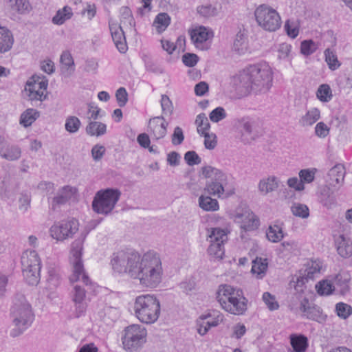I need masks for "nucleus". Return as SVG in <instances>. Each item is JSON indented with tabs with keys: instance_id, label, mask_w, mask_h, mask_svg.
Instances as JSON below:
<instances>
[{
	"instance_id": "nucleus-1",
	"label": "nucleus",
	"mask_w": 352,
	"mask_h": 352,
	"mask_svg": "<svg viewBox=\"0 0 352 352\" xmlns=\"http://www.w3.org/2000/svg\"><path fill=\"white\" fill-rule=\"evenodd\" d=\"M111 263L114 271L128 274L146 287H156L162 279V261L154 252H147L141 257L133 250L119 251L112 255Z\"/></svg>"
},
{
	"instance_id": "nucleus-2",
	"label": "nucleus",
	"mask_w": 352,
	"mask_h": 352,
	"mask_svg": "<svg viewBox=\"0 0 352 352\" xmlns=\"http://www.w3.org/2000/svg\"><path fill=\"white\" fill-rule=\"evenodd\" d=\"M273 72L266 63L250 65L243 70L236 78L239 89L245 92L267 93L272 85Z\"/></svg>"
},
{
	"instance_id": "nucleus-3",
	"label": "nucleus",
	"mask_w": 352,
	"mask_h": 352,
	"mask_svg": "<svg viewBox=\"0 0 352 352\" xmlns=\"http://www.w3.org/2000/svg\"><path fill=\"white\" fill-rule=\"evenodd\" d=\"M10 314L12 325L10 336L12 338L23 334L31 326L34 319V315L30 303L27 301L24 295L21 294L16 295Z\"/></svg>"
},
{
	"instance_id": "nucleus-4",
	"label": "nucleus",
	"mask_w": 352,
	"mask_h": 352,
	"mask_svg": "<svg viewBox=\"0 0 352 352\" xmlns=\"http://www.w3.org/2000/svg\"><path fill=\"white\" fill-rule=\"evenodd\" d=\"M221 307L234 315H242L247 309V300L243 292L228 285H221L217 292Z\"/></svg>"
},
{
	"instance_id": "nucleus-5",
	"label": "nucleus",
	"mask_w": 352,
	"mask_h": 352,
	"mask_svg": "<svg viewBox=\"0 0 352 352\" xmlns=\"http://www.w3.org/2000/svg\"><path fill=\"white\" fill-rule=\"evenodd\" d=\"M133 309L135 316L141 322L153 324L159 318L160 303L153 295H140L135 299Z\"/></svg>"
},
{
	"instance_id": "nucleus-6",
	"label": "nucleus",
	"mask_w": 352,
	"mask_h": 352,
	"mask_svg": "<svg viewBox=\"0 0 352 352\" xmlns=\"http://www.w3.org/2000/svg\"><path fill=\"white\" fill-rule=\"evenodd\" d=\"M201 173L204 177L211 179V181L207 182L204 191L210 195L221 198L228 184L226 174L222 170L211 166L203 167Z\"/></svg>"
},
{
	"instance_id": "nucleus-7",
	"label": "nucleus",
	"mask_w": 352,
	"mask_h": 352,
	"mask_svg": "<svg viewBox=\"0 0 352 352\" xmlns=\"http://www.w3.org/2000/svg\"><path fill=\"white\" fill-rule=\"evenodd\" d=\"M21 266L25 281L31 285H36L40 280L41 259L34 250H26L21 256Z\"/></svg>"
},
{
	"instance_id": "nucleus-8",
	"label": "nucleus",
	"mask_w": 352,
	"mask_h": 352,
	"mask_svg": "<svg viewBox=\"0 0 352 352\" xmlns=\"http://www.w3.org/2000/svg\"><path fill=\"white\" fill-rule=\"evenodd\" d=\"M121 192L118 189L107 188L98 191L92 201V208L98 214H108L120 199Z\"/></svg>"
},
{
	"instance_id": "nucleus-9",
	"label": "nucleus",
	"mask_w": 352,
	"mask_h": 352,
	"mask_svg": "<svg viewBox=\"0 0 352 352\" xmlns=\"http://www.w3.org/2000/svg\"><path fill=\"white\" fill-rule=\"evenodd\" d=\"M256 21L263 30L275 32L280 28L281 19L277 11L272 7L263 4L254 11Z\"/></svg>"
},
{
	"instance_id": "nucleus-10",
	"label": "nucleus",
	"mask_w": 352,
	"mask_h": 352,
	"mask_svg": "<svg viewBox=\"0 0 352 352\" xmlns=\"http://www.w3.org/2000/svg\"><path fill=\"white\" fill-rule=\"evenodd\" d=\"M146 330L140 324H131L124 329L122 338L124 349L136 352L146 342Z\"/></svg>"
},
{
	"instance_id": "nucleus-11",
	"label": "nucleus",
	"mask_w": 352,
	"mask_h": 352,
	"mask_svg": "<svg viewBox=\"0 0 352 352\" xmlns=\"http://www.w3.org/2000/svg\"><path fill=\"white\" fill-rule=\"evenodd\" d=\"M82 243V239H76L72 243L71 253L73 257V274L70 276L69 280L73 283L82 281L86 286H88L91 284V281L85 272L81 261Z\"/></svg>"
},
{
	"instance_id": "nucleus-12",
	"label": "nucleus",
	"mask_w": 352,
	"mask_h": 352,
	"mask_svg": "<svg viewBox=\"0 0 352 352\" xmlns=\"http://www.w3.org/2000/svg\"><path fill=\"white\" fill-rule=\"evenodd\" d=\"M78 222L72 218L54 224L50 228V234L58 241L71 238L78 230Z\"/></svg>"
},
{
	"instance_id": "nucleus-13",
	"label": "nucleus",
	"mask_w": 352,
	"mask_h": 352,
	"mask_svg": "<svg viewBox=\"0 0 352 352\" xmlns=\"http://www.w3.org/2000/svg\"><path fill=\"white\" fill-rule=\"evenodd\" d=\"M47 80L39 76H33L27 82L25 87L30 100L43 101L46 98Z\"/></svg>"
},
{
	"instance_id": "nucleus-14",
	"label": "nucleus",
	"mask_w": 352,
	"mask_h": 352,
	"mask_svg": "<svg viewBox=\"0 0 352 352\" xmlns=\"http://www.w3.org/2000/svg\"><path fill=\"white\" fill-rule=\"evenodd\" d=\"M72 300L74 303V315L75 318H80L85 316L88 307V299L86 296V291L80 284L74 285L71 292Z\"/></svg>"
},
{
	"instance_id": "nucleus-15",
	"label": "nucleus",
	"mask_w": 352,
	"mask_h": 352,
	"mask_svg": "<svg viewBox=\"0 0 352 352\" xmlns=\"http://www.w3.org/2000/svg\"><path fill=\"white\" fill-rule=\"evenodd\" d=\"M300 310L303 313V316L307 318L318 322H322L326 320V316L323 314L321 308L309 302L308 298H303L300 301Z\"/></svg>"
},
{
	"instance_id": "nucleus-16",
	"label": "nucleus",
	"mask_w": 352,
	"mask_h": 352,
	"mask_svg": "<svg viewBox=\"0 0 352 352\" xmlns=\"http://www.w3.org/2000/svg\"><path fill=\"white\" fill-rule=\"evenodd\" d=\"M236 223L244 230H253L259 226V221L256 215L250 210H245L243 212H236L234 216Z\"/></svg>"
},
{
	"instance_id": "nucleus-17",
	"label": "nucleus",
	"mask_w": 352,
	"mask_h": 352,
	"mask_svg": "<svg viewBox=\"0 0 352 352\" xmlns=\"http://www.w3.org/2000/svg\"><path fill=\"white\" fill-rule=\"evenodd\" d=\"M320 271V265L316 262L309 263L305 269L300 270L299 276L296 278V285L295 289L297 291H302V289H298L302 287L305 283L309 280L314 278L315 275L319 274Z\"/></svg>"
},
{
	"instance_id": "nucleus-18",
	"label": "nucleus",
	"mask_w": 352,
	"mask_h": 352,
	"mask_svg": "<svg viewBox=\"0 0 352 352\" xmlns=\"http://www.w3.org/2000/svg\"><path fill=\"white\" fill-rule=\"evenodd\" d=\"M168 124L163 116L155 117L148 122V131L155 140L162 139L166 135Z\"/></svg>"
},
{
	"instance_id": "nucleus-19",
	"label": "nucleus",
	"mask_w": 352,
	"mask_h": 352,
	"mask_svg": "<svg viewBox=\"0 0 352 352\" xmlns=\"http://www.w3.org/2000/svg\"><path fill=\"white\" fill-rule=\"evenodd\" d=\"M212 36V32L204 26H200L190 32L192 41L197 48L203 50L208 48L206 42Z\"/></svg>"
},
{
	"instance_id": "nucleus-20",
	"label": "nucleus",
	"mask_w": 352,
	"mask_h": 352,
	"mask_svg": "<svg viewBox=\"0 0 352 352\" xmlns=\"http://www.w3.org/2000/svg\"><path fill=\"white\" fill-rule=\"evenodd\" d=\"M112 39L120 53H125L128 49L124 31L120 25L115 23H109Z\"/></svg>"
},
{
	"instance_id": "nucleus-21",
	"label": "nucleus",
	"mask_w": 352,
	"mask_h": 352,
	"mask_svg": "<svg viewBox=\"0 0 352 352\" xmlns=\"http://www.w3.org/2000/svg\"><path fill=\"white\" fill-rule=\"evenodd\" d=\"M75 189L71 186H65L62 188L52 199V209L56 210L60 206L65 205L72 198Z\"/></svg>"
},
{
	"instance_id": "nucleus-22",
	"label": "nucleus",
	"mask_w": 352,
	"mask_h": 352,
	"mask_svg": "<svg viewBox=\"0 0 352 352\" xmlns=\"http://www.w3.org/2000/svg\"><path fill=\"white\" fill-rule=\"evenodd\" d=\"M278 179L273 175L263 178L258 184V191L262 195H266L278 188Z\"/></svg>"
},
{
	"instance_id": "nucleus-23",
	"label": "nucleus",
	"mask_w": 352,
	"mask_h": 352,
	"mask_svg": "<svg viewBox=\"0 0 352 352\" xmlns=\"http://www.w3.org/2000/svg\"><path fill=\"white\" fill-rule=\"evenodd\" d=\"M345 173L344 166L341 164H338L332 167L328 173V178L330 185L336 186L338 184H342Z\"/></svg>"
},
{
	"instance_id": "nucleus-24",
	"label": "nucleus",
	"mask_w": 352,
	"mask_h": 352,
	"mask_svg": "<svg viewBox=\"0 0 352 352\" xmlns=\"http://www.w3.org/2000/svg\"><path fill=\"white\" fill-rule=\"evenodd\" d=\"M14 38L12 32L0 25V53L8 52L12 47Z\"/></svg>"
},
{
	"instance_id": "nucleus-25",
	"label": "nucleus",
	"mask_w": 352,
	"mask_h": 352,
	"mask_svg": "<svg viewBox=\"0 0 352 352\" xmlns=\"http://www.w3.org/2000/svg\"><path fill=\"white\" fill-rule=\"evenodd\" d=\"M60 70L66 76H70L75 70L74 61L69 51L62 52L60 58Z\"/></svg>"
},
{
	"instance_id": "nucleus-26",
	"label": "nucleus",
	"mask_w": 352,
	"mask_h": 352,
	"mask_svg": "<svg viewBox=\"0 0 352 352\" xmlns=\"http://www.w3.org/2000/svg\"><path fill=\"white\" fill-rule=\"evenodd\" d=\"M5 148L0 154L3 159L8 161H16L21 157L22 151L19 146L8 143Z\"/></svg>"
},
{
	"instance_id": "nucleus-27",
	"label": "nucleus",
	"mask_w": 352,
	"mask_h": 352,
	"mask_svg": "<svg viewBox=\"0 0 352 352\" xmlns=\"http://www.w3.org/2000/svg\"><path fill=\"white\" fill-rule=\"evenodd\" d=\"M337 243V251L342 257L349 258L352 256V241L349 239L341 235Z\"/></svg>"
},
{
	"instance_id": "nucleus-28",
	"label": "nucleus",
	"mask_w": 352,
	"mask_h": 352,
	"mask_svg": "<svg viewBox=\"0 0 352 352\" xmlns=\"http://www.w3.org/2000/svg\"><path fill=\"white\" fill-rule=\"evenodd\" d=\"M290 344L293 352H305L308 346V340L303 335L292 334L290 336Z\"/></svg>"
},
{
	"instance_id": "nucleus-29",
	"label": "nucleus",
	"mask_w": 352,
	"mask_h": 352,
	"mask_svg": "<svg viewBox=\"0 0 352 352\" xmlns=\"http://www.w3.org/2000/svg\"><path fill=\"white\" fill-rule=\"evenodd\" d=\"M349 277L346 274H338L334 278L335 290L340 294L345 295L349 290Z\"/></svg>"
},
{
	"instance_id": "nucleus-30",
	"label": "nucleus",
	"mask_w": 352,
	"mask_h": 352,
	"mask_svg": "<svg viewBox=\"0 0 352 352\" xmlns=\"http://www.w3.org/2000/svg\"><path fill=\"white\" fill-rule=\"evenodd\" d=\"M320 118V112L317 108H311L301 117L299 123L302 126H309L316 123Z\"/></svg>"
},
{
	"instance_id": "nucleus-31",
	"label": "nucleus",
	"mask_w": 352,
	"mask_h": 352,
	"mask_svg": "<svg viewBox=\"0 0 352 352\" xmlns=\"http://www.w3.org/2000/svg\"><path fill=\"white\" fill-rule=\"evenodd\" d=\"M199 206L205 211H217L219 208V202L210 196L201 195L199 197Z\"/></svg>"
},
{
	"instance_id": "nucleus-32",
	"label": "nucleus",
	"mask_w": 352,
	"mask_h": 352,
	"mask_svg": "<svg viewBox=\"0 0 352 352\" xmlns=\"http://www.w3.org/2000/svg\"><path fill=\"white\" fill-rule=\"evenodd\" d=\"M267 269V259L257 257L252 262L251 272L253 274H256L257 278H262L265 276Z\"/></svg>"
},
{
	"instance_id": "nucleus-33",
	"label": "nucleus",
	"mask_w": 352,
	"mask_h": 352,
	"mask_svg": "<svg viewBox=\"0 0 352 352\" xmlns=\"http://www.w3.org/2000/svg\"><path fill=\"white\" fill-rule=\"evenodd\" d=\"M39 116L40 113L36 109H28L21 115L20 124L25 127L30 126Z\"/></svg>"
},
{
	"instance_id": "nucleus-34",
	"label": "nucleus",
	"mask_w": 352,
	"mask_h": 352,
	"mask_svg": "<svg viewBox=\"0 0 352 352\" xmlns=\"http://www.w3.org/2000/svg\"><path fill=\"white\" fill-rule=\"evenodd\" d=\"M10 6L12 11L20 14H25L31 10L28 0H10Z\"/></svg>"
},
{
	"instance_id": "nucleus-35",
	"label": "nucleus",
	"mask_w": 352,
	"mask_h": 352,
	"mask_svg": "<svg viewBox=\"0 0 352 352\" xmlns=\"http://www.w3.org/2000/svg\"><path fill=\"white\" fill-rule=\"evenodd\" d=\"M170 23V18L166 13L158 14L153 23V27L155 28L158 33L164 32Z\"/></svg>"
},
{
	"instance_id": "nucleus-36",
	"label": "nucleus",
	"mask_w": 352,
	"mask_h": 352,
	"mask_svg": "<svg viewBox=\"0 0 352 352\" xmlns=\"http://www.w3.org/2000/svg\"><path fill=\"white\" fill-rule=\"evenodd\" d=\"M276 49L277 57L279 60L291 62L293 57L292 45L287 43H280L277 45Z\"/></svg>"
},
{
	"instance_id": "nucleus-37",
	"label": "nucleus",
	"mask_w": 352,
	"mask_h": 352,
	"mask_svg": "<svg viewBox=\"0 0 352 352\" xmlns=\"http://www.w3.org/2000/svg\"><path fill=\"white\" fill-rule=\"evenodd\" d=\"M72 15V8L69 6H65L63 9L56 12V14L52 18V22L56 25H62L67 20L71 19Z\"/></svg>"
},
{
	"instance_id": "nucleus-38",
	"label": "nucleus",
	"mask_w": 352,
	"mask_h": 352,
	"mask_svg": "<svg viewBox=\"0 0 352 352\" xmlns=\"http://www.w3.org/2000/svg\"><path fill=\"white\" fill-rule=\"evenodd\" d=\"M210 243H219L224 244L228 240L227 233L223 229L214 228L211 229L210 234L208 235Z\"/></svg>"
},
{
	"instance_id": "nucleus-39",
	"label": "nucleus",
	"mask_w": 352,
	"mask_h": 352,
	"mask_svg": "<svg viewBox=\"0 0 352 352\" xmlns=\"http://www.w3.org/2000/svg\"><path fill=\"white\" fill-rule=\"evenodd\" d=\"M107 126L99 122H90L86 127L87 134L94 136H100L106 133Z\"/></svg>"
},
{
	"instance_id": "nucleus-40",
	"label": "nucleus",
	"mask_w": 352,
	"mask_h": 352,
	"mask_svg": "<svg viewBox=\"0 0 352 352\" xmlns=\"http://www.w3.org/2000/svg\"><path fill=\"white\" fill-rule=\"evenodd\" d=\"M267 238L273 243H277L283 238L282 228L277 224L270 226L266 232Z\"/></svg>"
},
{
	"instance_id": "nucleus-41",
	"label": "nucleus",
	"mask_w": 352,
	"mask_h": 352,
	"mask_svg": "<svg viewBox=\"0 0 352 352\" xmlns=\"http://www.w3.org/2000/svg\"><path fill=\"white\" fill-rule=\"evenodd\" d=\"M208 253L211 258L214 260L222 259L225 253L224 244L210 243L208 248Z\"/></svg>"
},
{
	"instance_id": "nucleus-42",
	"label": "nucleus",
	"mask_w": 352,
	"mask_h": 352,
	"mask_svg": "<svg viewBox=\"0 0 352 352\" xmlns=\"http://www.w3.org/2000/svg\"><path fill=\"white\" fill-rule=\"evenodd\" d=\"M324 56L325 61L331 70L335 71L341 65V63L338 60L336 53L331 50L329 48L324 51Z\"/></svg>"
},
{
	"instance_id": "nucleus-43",
	"label": "nucleus",
	"mask_w": 352,
	"mask_h": 352,
	"mask_svg": "<svg viewBox=\"0 0 352 352\" xmlns=\"http://www.w3.org/2000/svg\"><path fill=\"white\" fill-rule=\"evenodd\" d=\"M317 98L322 102H329L333 97L332 91L327 84H322L319 86L317 92Z\"/></svg>"
},
{
	"instance_id": "nucleus-44",
	"label": "nucleus",
	"mask_w": 352,
	"mask_h": 352,
	"mask_svg": "<svg viewBox=\"0 0 352 352\" xmlns=\"http://www.w3.org/2000/svg\"><path fill=\"white\" fill-rule=\"evenodd\" d=\"M203 316L206 317V321L208 322L210 328L218 326L223 320V314L214 310Z\"/></svg>"
},
{
	"instance_id": "nucleus-45",
	"label": "nucleus",
	"mask_w": 352,
	"mask_h": 352,
	"mask_svg": "<svg viewBox=\"0 0 352 352\" xmlns=\"http://www.w3.org/2000/svg\"><path fill=\"white\" fill-rule=\"evenodd\" d=\"M195 123L197 126L198 133L204 135L208 133L207 131L210 128V123L204 113H200L197 116Z\"/></svg>"
},
{
	"instance_id": "nucleus-46",
	"label": "nucleus",
	"mask_w": 352,
	"mask_h": 352,
	"mask_svg": "<svg viewBox=\"0 0 352 352\" xmlns=\"http://www.w3.org/2000/svg\"><path fill=\"white\" fill-rule=\"evenodd\" d=\"M316 288L318 294L321 296L330 295L335 290L334 285L331 283V281L327 280L319 282L318 285L316 286Z\"/></svg>"
},
{
	"instance_id": "nucleus-47",
	"label": "nucleus",
	"mask_w": 352,
	"mask_h": 352,
	"mask_svg": "<svg viewBox=\"0 0 352 352\" xmlns=\"http://www.w3.org/2000/svg\"><path fill=\"white\" fill-rule=\"evenodd\" d=\"M336 312L338 317L346 319L352 314V307L344 302H338L336 305Z\"/></svg>"
},
{
	"instance_id": "nucleus-48",
	"label": "nucleus",
	"mask_w": 352,
	"mask_h": 352,
	"mask_svg": "<svg viewBox=\"0 0 352 352\" xmlns=\"http://www.w3.org/2000/svg\"><path fill=\"white\" fill-rule=\"evenodd\" d=\"M81 125L80 120L76 116H69L66 119L65 127L67 131L74 133Z\"/></svg>"
},
{
	"instance_id": "nucleus-49",
	"label": "nucleus",
	"mask_w": 352,
	"mask_h": 352,
	"mask_svg": "<svg viewBox=\"0 0 352 352\" xmlns=\"http://www.w3.org/2000/svg\"><path fill=\"white\" fill-rule=\"evenodd\" d=\"M121 22L124 24L128 23L131 27H135V21L129 8L124 6L120 10Z\"/></svg>"
},
{
	"instance_id": "nucleus-50",
	"label": "nucleus",
	"mask_w": 352,
	"mask_h": 352,
	"mask_svg": "<svg viewBox=\"0 0 352 352\" xmlns=\"http://www.w3.org/2000/svg\"><path fill=\"white\" fill-rule=\"evenodd\" d=\"M292 212L296 217L302 219L307 218L309 215V210L308 207L302 204H296L292 207Z\"/></svg>"
},
{
	"instance_id": "nucleus-51",
	"label": "nucleus",
	"mask_w": 352,
	"mask_h": 352,
	"mask_svg": "<svg viewBox=\"0 0 352 352\" xmlns=\"http://www.w3.org/2000/svg\"><path fill=\"white\" fill-rule=\"evenodd\" d=\"M316 171V168H307L300 170L298 175L302 184H304V183H311L314 180Z\"/></svg>"
},
{
	"instance_id": "nucleus-52",
	"label": "nucleus",
	"mask_w": 352,
	"mask_h": 352,
	"mask_svg": "<svg viewBox=\"0 0 352 352\" xmlns=\"http://www.w3.org/2000/svg\"><path fill=\"white\" fill-rule=\"evenodd\" d=\"M317 49V45L312 40H305L301 43L300 52L305 56L312 54Z\"/></svg>"
},
{
	"instance_id": "nucleus-53",
	"label": "nucleus",
	"mask_w": 352,
	"mask_h": 352,
	"mask_svg": "<svg viewBox=\"0 0 352 352\" xmlns=\"http://www.w3.org/2000/svg\"><path fill=\"white\" fill-rule=\"evenodd\" d=\"M263 300L268 307V309L271 311H274L278 309L279 305L278 302L276 300V298L274 296H272L269 292H265L263 294Z\"/></svg>"
},
{
	"instance_id": "nucleus-54",
	"label": "nucleus",
	"mask_w": 352,
	"mask_h": 352,
	"mask_svg": "<svg viewBox=\"0 0 352 352\" xmlns=\"http://www.w3.org/2000/svg\"><path fill=\"white\" fill-rule=\"evenodd\" d=\"M47 281L51 289L58 287L60 283V276L55 269L52 268L48 270V278Z\"/></svg>"
},
{
	"instance_id": "nucleus-55",
	"label": "nucleus",
	"mask_w": 352,
	"mask_h": 352,
	"mask_svg": "<svg viewBox=\"0 0 352 352\" xmlns=\"http://www.w3.org/2000/svg\"><path fill=\"white\" fill-rule=\"evenodd\" d=\"M208 324L205 316L201 315L199 317L196 322V327L197 331L199 335L204 336L208 333V330L210 329Z\"/></svg>"
},
{
	"instance_id": "nucleus-56",
	"label": "nucleus",
	"mask_w": 352,
	"mask_h": 352,
	"mask_svg": "<svg viewBox=\"0 0 352 352\" xmlns=\"http://www.w3.org/2000/svg\"><path fill=\"white\" fill-rule=\"evenodd\" d=\"M226 111L221 107H217L216 109L212 110L209 115L210 120L213 122H218L226 118Z\"/></svg>"
},
{
	"instance_id": "nucleus-57",
	"label": "nucleus",
	"mask_w": 352,
	"mask_h": 352,
	"mask_svg": "<svg viewBox=\"0 0 352 352\" xmlns=\"http://www.w3.org/2000/svg\"><path fill=\"white\" fill-rule=\"evenodd\" d=\"M197 12L204 17H210L217 15V10L212 5L201 6L197 8Z\"/></svg>"
},
{
	"instance_id": "nucleus-58",
	"label": "nucleus",
	"mask_w": 352,
	"mask_h": 352,
	"mask_svg": "<svg viewBox=\"0 0 352 352\" xmlns=\"http://www.w3.org/2000/svg\"><path fill=\"white\" fill-rule=\"evenodd\" d=\"M184 160L189 166L199 164L201 162V157L194 151L186 152Z\"/></svg>"
},
{
	"instance_id": "nucleus-59",
	"label": "nucleus",
	"mask_w": 352,
	"mask_h": 352,
	"mask_svg": "<svg viewBox=\"0 0 352 352\" xmlns=\"http://www.w3.org/2000/svg\"><path fill=\"white\" fill-rule=\"evenodd\" d=\"M285 29L287 35L292 38H296L298 35L299 30L294 21L287 20L285 25Z\"/></svg>"
},
{
	"instance_id": "nucleus-60",
	"label": "nucleus",
	"mask_w": 352,
	"mask_h": 352,
	"mask_svg": "<svg viewBox=\"0 0 352 352\" xmlns=\"http://www.w3.org/2000/svg\"><path fill=\"white\" fill-rule=\"evenodd\" d=\"M116 98L120 107L125 106L128 101V94L124 87H120L116 92Z\"/></svg>"
},
{
	"instance_id": "nucleus-61",
	"label": "nucleus",
	"mask_w": 352,
	"mask_h": 352,
	"mask_svg": "<svg viewBox=\"0 0 352 352\" xmlns=\"http://www.w3.org/2000/svg\"><path fill=\"white\" fill-rule=\"evenodd\" d=\"M204 136V146L206 148L212 150L217 146V136L214 133H205Z\"/></svg>"
},
{
	"instance_id": "nucleus-62",
	"label": "nucleus",
	"mask_w": 352,
	"mask_h": 352,
	"mask_svg": "<svg viewBox=\"0 0 352 352\" xmlns=\"http://www.w3.org/2000/svg\"><path fill=\"white\" fill-rule=\"evenodd\" d=\"M161 106L164 113L170 115L173 113L172 102L166 95L162 96Z\"/></svg>"
},
{
	"instance_id": "nucleus-63",
	"label": "nucleus",
	"mask_w": 352,
	"mask_h": 352,
	"mask_svg": "<svg viewBox=\"0 0 352 352\" xmlns=\"http://www.w3.org/2000/svg\"><path fill=\"white\" fill-rule=\"evenodd\" d=\"M315 133L318 137L324 138L329 133V128L324 122H320L315 127Z\"/></svg>"
},
{
	"instance_id": "nucleus-64",
	"label": "nucleus",
	"mask_w": 352,
	"mask_h": 352,
	"mask_svg": "<svg viewBox=\"0 0 352 352\" xmlns=\"http://www.w3.org/2000/svg\"><path fill=\"white\" fill-rule=\"evenodd\" d=\"M184 140V135L182 128L176 126L172 135V143L174 145L181 144Z\"/></svg>"
}]
</instances>
